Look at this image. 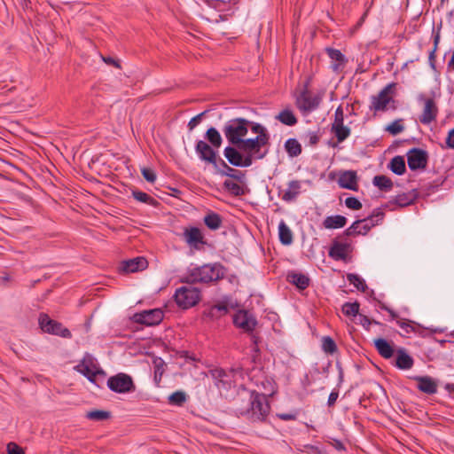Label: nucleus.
Wrapping results in <instances>:
<instances>
[{"label":"nucleus","mask_w":454,"mask_h":454,"mask_svg":"<svg viewBox=\"0 0 454 454\" xmlns=\"http://www.w3.org/2000/svg\"><path fill=\"white\" fill-rule=\"evenodd\" d=\"M251 121L245 118H233L225 122L223 132L231 145L242 142L247 135Z\"/></svg>","instance_id":"nucleus-1"},{"label":"nucleus","mask_w":454,"mask_h":454,"mask_svg":"<svg viewBox=\"0 0 454 454\" xmlns=\"http://www.w3.org/2000/svg\"><path fill=\"white\" fill-rule=\"evenodd\" d=\"M224 270L219 263L205 264L191 270L187 280L191 283H209L223 278Z\"/></svg>","instance_id":"nucleus-2"},{"label":"nucleus","mask_w":454,"mask_h":454,"mask_svg":"<svg viewBox=\"0 0 454 454\" xmlns=\"http://www.w3.org/2000/svg\"><path fill=\"white\" fill-rule=\"evenodd\" d=\"M268 144L261 138H243L237 146L246 156H249L251 162L254 160H262L268 154V149H263Z\"/></svg>","instance_id":"nucleus-3"},{"label":"nucleus","mask_w":454,"mask_h":454,"mask_svg":"<svg viewBox=\"0 0 454 454\" xmlns=\"http://www.w3.org/2000/svg\"><path fill=\"white\" fill-rule=\"evenodd\" d=\"M176 304L186 309L195 306L200 300V291L192 285L178 288L175 294Z\"/></svg>","instance_id":"nucleus-4"},{"label":"nucleus","mask_w":454,"mask_h":454,"mask_svg":"<svg viewBox=\"0 0 454 454\" xmlns=\"http://www.w3.org/2000/svg\"><path fill=\"white\" fill-rule=\"evenodd\" d=\"M250 418L253 421H263L270 411L266 396L262 394L252 393L250 396Z\"/></svg>","instance_id":"nucleus-5"},{"label":"nucleus","mask_w":454,"mask_h":454,"mask_svg":"<svg viewBox=\"0 0 454 454\" xmlns=\"http://www.w3.org/2000/svg\"><path fill=\"white\" fill-rule=\"evenodd\" d=\"M74 370L84 375L91 382L95 381V377L98 374H104L95 357L90 354L83 356L82 360L74 367Z\"/></svg>","instance_id":"nucleus-6"},{"label":"nucleus","mask_w":454,"mask_h":454,"mask_svg":"<svg viewBox=\"0 0 454 454\" xmlns=\"http://www.w3.org/2000/svg\"><path fill=\"white\" fill-rule=\"evenodd\" d=\"M38 321L41 329L44 333L59 335L64 338H71L72 336L67 328L63 327L62 324L51 319L46 314H41Z\"/></svg>","instance_id":"nucleus-7"},{"label":"nucleus","mask_w":454,"mask_h":454,"mask_svg":"<svg viewBox=\"0 0 454 454\" xmlns=\"http://www.w3.org/2000/svg\"><path fill=\"white\" fill-rule=\"evenodd\" d=\"M107 386L112 391L117 393H128L135 389L131 377L125 373L110 377L107 380Z\"/></svg>","instance_id":"nucleus-8"},{"label":"nucleus","mask_w":454,"mask_h":454,"mask_svg":"<svg viewBox=\"0 0 454 454\" xmlns=\"http://www.w3.org/2000/svg\"><path fill=\"white\" fill-rule=\"evenodd\" d=\"M396 83L391 82L384 87L377 96L372 98L371 109L375 111H384L387 108V105L393 100L394 90Z\"/></svg>","instance_id":"nucleus-9"},{"label":"nucleus","mask_w":454,"mask_h":454,"mask_svg":"<svg viewBox=\"0 0 454 454\" xmlns=\"http://www.w3.org/2000/svg\"><path fill=\"white\" fill-rule=\"evenodd\" d=\"M353 247L349 242H343L335 239L330 247L328 254L335 261L348 262L350 260V254Z\"/></svg>","instance_id":"nucleus-10"},{"label":"nucleus","mask_w":454,"mask_h":454,"mask_svg":"<svg viewBox=\"0 0 454 454\" xmlns=\"http://www.w3.org/2000/svg\"><path fill=\"white\" fill-rule=\"evenodd\" d=\"M242 153L243 152H241L237 146L231 145L225 147L223 151L224 157L232 166L241 168L250 167L252 165L250 157L246 156Z\"/></svg>","instance_id":"nucleus-11"},{"label":"nucleus","mask_w":454,"mask_h":454,"mask_svg":"<svg viewBox=\"0 0 454 454\" xmlns=\"http://www.w3.org/2000/svg\"><path fill=\"white\" fill-rule=\"evenodd\" d=\"M321 98L319 96H312L305 88L296 98L297 107L303 113L314 111L319 106Z\"/></svg>","instance_id":"nucleus-12"},{"label":"nucleus","mask_w":454,"mask_h":454,"mask_svg":"<svg viewBox=\"0 0 454 454\" xmlns=\"http://www.w3.org/2000/svg\"><path fill=\"white\" fill-rule=\"evenodd\" d=\"M163 316L161 309H154L134 314L133 320L136 323L150 326L160 324L163 319Z\"/></svg>","instance_id":"nucleus-13"},{"label":"nucleus","mask_w":454,"mask_h":454,"mask_svg":"<svg viewBox=\"0 0 454 454\" xmlns=\"http://www.w3.org/2000/svg\"><path fill=\"white\" fill-rule=\"evenodd\" d=\"M428 160L427 153L425 150L412 148L407 153V162L410 169H424Z\"/></svg>","instance_id":"nucleus-14"},{"label":"nucleus","mask_w":454,"mask_h":454,"mask_svg":"<svg viewBox=\"0 0 454 454\" xmlns=\"http://www.w3.org/2000/svg\"><path fill=\"white\" fill-rule=\"evenodd\" d=\"M195 151L201 160L212 164L215 169L218 168V160L213 146H210L203 140H199L196 144Z\"/></svg>","instance_id":"nucleus-15"},{"label":"nucleus","mask_w":454,"mask_h":454,"mask_svg":"<svg viewBox=\"0 0 454 454\" xmlns=\"http://www.w3.org/2000/svg\"><path fill=\"white\" fill-rule=\"evenodd\" d=\"M234 325L247 333H252L257 325L255 317L246 310H239L233 317Z\"/></svg>","instance_id":"nucleus-16"},{"label":"nucleus","mask_w":454,"mask_h":454,"mask_svg":"<svg viewBox=\"0 0 454 454\" xmlns=\"http://www.w3.org/2000/svg\"><path fill=\"white\" fill-rule=\"evenodd\" d=\"M148 266V262L145 257L138 256L121 262L120 270L124 273H133L139 270H145Z\"/></svg>","instance_id":"nucleus-17"},{"label":"nucleus","mask_w":454,"mask_h":454,"mask_svg":"<svg viewBox=\"0 0 454 454\" xmlns=\"http://www.w3.org/2000/svg\"><path fill=\"white\" fill-rule=\"evenodd\" d=\"M438 108L433 98L425 99V106L423 113L419 117V121L423 124H429L432 122L437 115Z\"/></svg>","instance_id":"nucleus-18"},{"label":"nucleus","mask_w":454,"mask_h":454,"mask_svg":"<svg viewBox=\"0 0 454 454\" xmlns=\"http://www.w3.org/2000/svg\"><path fill=\"white\" fill-rule=\"evenodd\" d=\"M338 184L341 188L357 191V176L356 171L347 170L340 175Z\"/></svg>","instance_id":"nucleus-19"},{"label":"nucleus","mask_w":454,"mask_h":454,"mask_svg":"<svg viewBox=\"0 0 454 454\" xmlns=\"http://www.w3.org/2000/svg\"><path fill=\"white\" fill-rule=\"evenodd\" d=\"M217 171L221 176L231 177L238 181H242L246 175L245 173L231 168L223 159H218Z\"/></svg>","instance_id":"nucleus-20"},{"label":"nucleus","mask_w":454,"mask_h":454,"mask_svg":"<svg viewBox=\"0 0 454 454\" xmlns=\"http://www.w3.org/2000/svg\"><path fill=\"white\" fill-rule=\"evenodd\" d=\"M414 364L413 358L404 348H398L395 353V365L401 370H409Z\"/></svg>","instance_id":"nucleus-21"},{"label":"nucleus","mask_w":454,"mask_h":454,"mask_svg":"<svg viewBox=\"0 0 454 454\" xmlns=\"http://www.w3.org/2000/svg\"><path fill=\"white\" fill-rule=\"evenodd\" d=\"M384 213L378 208L368 217L361 219L360 221H363L361 224L362 234L365 235L373 226L378 224L380 221H382Z\"/></svg>","instance_id":"nucleus-22"},{"label":"nucleus","mask_w":454,"mask_h":454,"mask_svg":"<svg viewBox=\"0 0 454 454\" xmlns=\"http://www.w3.org/2000/svg\"><path fill=\"white\" fill-rule=\"evenodd\" d=\"M418 381V388L427 395H433L437 392L436 382L429 376H419L415 378Z\"/></svg>","instance_id":"nucleus-23"},{"label":"nucleus","mask_w":454,"mask_h":454,"mask_svg":"<svg viewBox=\"0 0 454 454\" xmlns=\"http://www.w3.org/2000/svg\"><path fill=\"white\" fill-rule=\"evenodd\" d=\"M374 346L379 352V354L386 358L389 359L393 357L395 354L394 345L389 343L387 340H386L383 338H379L373 340Z\"/></svg>","instance_id":"nucleus-24"},{"label":"nucleus","mask_w":454,"mask_h":454,"mask_svg":"<svg viewBox=\"0 0 454 454\" xmlns=\"http://www.w3.org/2000/svg\"><path fill=\"white\" fill-rule=\"evenodd\" d=\"M301 184L298 180H293L288 183V188L283 192L282 200L286 202H291L296 200L300 194Z\"/></svg>","instance_id":"nucleus-25"},{"label":"nucleus","mask_w":454,"mask_h":454,"mask_svg":"<svg viewBox=\"0 0 454 454\" xmlns=\"http://www.w3.org/2000/svg\"><path fill=\"white\" fill-rule=\"evenodd\" d=\"M287 280L296 286L299 289L304 290L309 284V278L301 273L291 271L287 274Z\"/></svg>","instance_id":"nucleus-26"},{"label":"nucleus","mask_w":454,"mask_h":454,"mask_svg":"<svg viewBox=\"0 0 454 454\" xmlns=\"http://www.w3.org/2000/svg\"><path fill=\"white\" fill-rule=\"evenodd\" d=\"M186 242L191 246H196L198 243H203V236L199 228L192 227L184 231Z\"/></svg>","instance_id":"nucleus-27"},{"label":"nucleus","mask_w":454,"mask_h":454,"mask_svg":"<svg viewBox=\"0 0 454 454\" xmlns=\"http://www.w3.org/2000/svg\"><path fill=\"white\" fill-rule=\"evenodd\" d=\"M346 223L347 218L340 215L327 216L323 222V225L326 229L342 228Z\"/></svg>","instance_id":"nucleus-28"},{"label":"nucleus","mask_w":454,"mask_h":454,"mask_svg":"<svg viewBox=\"0 0 454 454\" xmlns=\"http://www.w3.org/2000/svg\"><path fill=\"white\" fill-rule=\"evenodd\" d=\"M278 236L283 245L288 246L293 243V232L284 221L278 224Z\"/></svg>","instance_id":"nucleus-29"},{"label":"nucleus","mask_w":454,"mask_h":454,"mask_svg":"<svg viewBox=\"0 0 454 454\" xmlns=\"http://www.w3.org/2000/svg\"><path fill=\"white\" fill-rule=\"evenodd\" d=\"M326 51L329 58L336 62L332 66V67L334 71H337L339 67L346 62L345 56L340 52V51L333 48L326 49Z\"/></svg>","instance_id":"nucleus-30"},{"label":"nucleus","mask_w":454,"mask_h":454,"mask_svg":"<svg viewBox=\"0 0 454 454\" xmlns=\"http://www.w3.org/2000/svg\"><path fill=\"white\" fill-rule=\"evenodd\" d=\"M205 138L211 144L213 147L219 148L223 143V138L219 131L214 128H209L206 134Z\"/></svg>","instance_id":"nucleus-31"},{"label":"nucleus","mask_w":454,"mask_h":454,"mask_svg":"<svg viewBox=\"0 0 454 454\" xmlns=\"http://www.w3.org/2000/svg\"><path fill=\"white\" fill-rule=\"evenodd\" d=\"M388 168L395 174L403 175L406 170L404 159L402 156L394 157L390 160Z\"/></svg>","instance_id":"nucleus-32"},{"label":"nucleus","mask_w":454,"mask_h":454,"mask_svg":"<svg viewBox=\"0 0 454 454\" xmlns=\"http://www.w3.org/2000/svg\"><path fill=\"white\" fill-rule=\"evenodd\" d=\"M249 129L252 130V132L257 134L255 138H261L262 141L269 144L270 135L265 127H263L260 123L251 121Z\"/></svg>","instance_id":"nucleus-33"},{"label":"nucleus","mask_w":454,"mask_h":454,"mask_svg":"<svg viewBox=\"0 0 454 454\" xmlns=\"http://www.w3.org/2000/svg\"><path fill=\"white\" fill-rule=\"evenodd\" d=\"M204 223L210 230L215 231L221 227L222 218L218 214L212 212L204 217Z\"/></svg>","instance_id":"nucleus-34"},{"label":"nucleus","mask_w":454,"mask_h":454,"mask_svg":"<svg viewBox=\"0 0 454 454\" xmlns=\"http://www.w3.org/2000/svg\"><path fill=\"white\" fill-rule=\"evenodd\" d=\"M285 148L290 157H296L301 153V146L294 138L287 139L285 143Z\"/></svg>","instance_id":"nucleus-35"},{"label":"nucleus","mask_w":454,"mask_h":454,"mask_svg":"<svg viewBox=\"0 0 454 454\" xmlns=\"http://www.w3.org/2000/svg\"><path fill=\"white\" fill-rule=\"evenodd\" d=\"M372 183L381 191H390L393 187V182L386 176H375Z\"/></svg>","instance_id":"nucleus-36"},{"label":"nucleus","mask_w":454,"mask_h":454,"mask_svg":"<svg viewBox=\"0 0 454 454\" xmlns=\"http://www.w3.org/2000/svg\"><path fill=\"white\" fill-rule=\"evenodd\" d=\"M276 118L285 125L293 126L297 123L296 117L293 112L288 109L280 112Z\"/></svg>","instance_id":"nucleus-37"},{"label":"nucleus","mask_w":454,"mask_h":454,"mask_svg":"<svg viewBox=\"0 0 454 454\" xmlns=\"http://www.w3.org/2000/svg\"><path fill=\"white\" fill-rule=\"evenodd\" d=\"M331 130L334 133L339 143L343 142L350 135V129L345 125L332 126Z\"/></svg>","instance_id":"nucleus-38"},{"label":"nucleus","mask_w":454,"mask_h":454,"mask_svg":"<svg viewBox=\"0 0 454 454\" xmlns=\"http://www.w3.org/2000/svg\"><path fill=\"white\" fill-rule=\"evenodd\" d=\"M236 372L235 370L231 371L230 372H227L226 377L223 379H221L220 381L215 382L216 387L222 391V390H228L231 388L232 382H233V377L234 373Z\"/></svg>","instance_id":"nucleus-39"},{"label":"nucleus","mask_w":454,"mask_h":454,"mask_svg":"<svg viewBox=\"0 0 454 454\" xmlns=\"http://www.w3.org/2000/svg\"><path fill=\"white\" fill-rule=\"evenodd\" d=\"M347 279L350 284H353L356 287V289L361 292H365V290L367 289V285L365 281L357 274L348 273L347 275Z\"/></svg>","instance_id":"nucleus-40"},{"label":"nucleus","mask_w":454,"mask_h":454,"mask_svg":"<svg viewBox=\"0 0 454 454\" xmlns=\"http://www.w3.org/2000/svg\"><path fill=\"white\" fill-rule=\"evenodd\" d=\"M111 417V413L106 411L94 410L88 411L86 414V418L90 420L95 421H103L106 420Z\"/></svg>","instance_id":"nucleus-41"},{"label":"nucleus","mask_w":454,"mask_h":454,"mask_svg":"<svg viewBox=\"0 0 454 454\" xmlns=\"http://www.w3.org/2000/svg\"><path fill=\"white\" fill-rule=\"evenodd\" d=\"M360 304L357 301L346 302L342 305V312L348 317H356L359 314Z\"/></svg>","instance_id":"nucleus-42"},{"label":"nucleus","mask_w":454,"mask_h":454,"mask_svg":"<svg viewBox=\"0 0 454 454\" xmlns=\"http://www.w3.org/2000/svg\"><path fill=\"white\" fill-rule=\"evenodd\" d=\"M132 196L135 200H137L139 202L146 203L153 206L157 204V201L153 197L141 191H132Z\"/></svg>","instance_id":"nucleus-43"},{"label":"nucleus","mask_w":454,"mask_h":454,"mask_svg":"<svg viewBox=\"0 0 454 454\" xmlns=\"http://www.w3.org/2000/svg\"><path fill=\"white\" fill-rule=\"evenodd\" d=\"M223 187L229 191L234 196H239L244 193L243 188L231 180H225L223 183Z\"/></svg>","instance_id":"nucleus-44"},{"label":"nucleus","mask_w":454,"mask_h":454,"mask_svg":"<svg viewBox=\"0 0 454 454\" xmlns=\"http://www.w3.org/2000/svg\"><path fill=\"white\" fill-rule=\"evenodd\" d=\"M440 37H441V35H439V31H436L434 35V48L430 51L429 57H428L429 64H430V66H431V67L433 69H435V65H434V62H435V52H436V51L438 49V45H439V43H440Z\"/></svg>","instance_id":"nucleus-45"},{"label":"nucleus","mask_w":454,"mask_h":454,"mask_svg":"<svg viewBox=\"0 0 454 454\" xmlns=\"http://www.w3.org/2000/svg\"><path fill=\"white\" fill-rule=\"evenodd\" d=\"M170 403L181 406L186 401V395L183 391H176L171 394L168 397Z\"/></svg>","instance_id":"nucleus-46"},{"label":"nucleus","mask_w":454,"mask_h":454,"mask_svg":"<svg viewBox=\"0 0 454 454\" xmlns=\"http://www.w3.org/2000/svg\"><path fill=\"white\" fill-rule=\"evenodd\" d=\"M414 200V196L411 194L403 193L395 198V203L400 207H406L411 205Z\"/></svg>","instance_id":"nucleus-47"},{"label":"nucleus","mask_w":454,"mask_h":454,"mask_svg":"<svg viewBox=\"0 0 454 454\" xmlns=\"http://www.w3.org/2000/svg\"><path fill=\"white\" fill-rule=\"evenodd\" d=\"M322 348L325 352L333 354L337 350V346L331 337H324L322 340Z\"/></svg>","instance_id":"nucleus-48"},{"label":"nucleus","mask_w":454,"mask_h":454,"mask_svg":"<svg viewBox=\"0 0 454 454\" xmlns=\"http://www.w3.org/2000/svg\"><path fill=\"white\" fill-rule=\"evenodd\" d=\"M402 120H396L387 126L386 130L395 136L404 130V126L401 123Z\"/></svg>","instance_id":"nucleus-49"},{"label":"nucleus","mask_w":454,"mask_h":454,"mask_svg":"<svg viewBox=\"0 0 454 454\" xmlns=\"http://www.w3.org/2000/svg\"><path fill=\"white\" fill-rule=\"evenodd\" d=\"M363 223V221L356 220L355 221L350 227H348L345 231V236H353V235H358L362 234L361 230V224Z\"/></svg>","instance_id":"nucleus-50"},{"label":"nucleus","mask_w":454,"mask_h":454,"mask_svg":"<svg viewBox=\"0 0 454 454\" xmlns=\"http://www.w3.org/2000/svg\"><path fill=\"white\" fill-rule=\"evenodd\" d=\"M345 205L347 207L353 210H358L362 208V203L355 197L347 198L345 200Z\"/></svg>","instance_id":"nucleus-51"},{"label":"nucleus","mask_w":454,"mask_h":454,"mask_svg":"<svg viewBox=\"0 0 454 454\" xmlns=\"http://www.w3.org/2000/svg\"><path fill=\"white\" fill-rule=\"evenodd\" d=\"M344 113L342 107L340 106L337 107L335 114H334V121L333 122L332 126H340L344 125Z\"/></svg>","instance_id":"nucleus-52"},{"label":"nucleus","mask_w":454,"mask_h":454,"mask_svg":"<svg viewBox=\"0 0 454 454\" xmlns=\"http://www.w3.org/2000/svg\"><path fill=\"white\" fill-rule=\"evenodd\" d=\"M207 113V111H204L199 114H197L196 116H194L193 118H192L190 120V121L188 122V128L190 130H192L197 125H199L202 120V117Z\"/></svg>","instance_id":"nucleus-53"},{"label":"nucleus","mask_w":454,"mask_h":454,"mask_svg":"<svg viewBox=\"0 0 454 454\" xmlns=\"http://www.w3.org/2000/svg\"><path fill=\"white\" fill-rule=\"evenodd\" d=\"M142 175L144 178L149 183H154L156 180V174L151 168H144L142 169Z\"/></svg>","instance_id":"nucleus-54"},{"label":"nucleus","mask_w":454,"mask_h":454,"mask_svg":"<svg viewBox=\"0 0 454 454\" xmlns=\"http://www.w3.org/2000/svg\"><path fill=\"white\" fill-rule=\"evenodd\" d=\"M306 140H308L310 145H316L319 141V135L315 131H309L304 135Z\"/></svg>","instance_id":"nucleus-55"},{"label":"nucleus","mask_w":454,"mask_h":454,"mask_svg":"<svg viewBox=\"0 0 454 454\" xmlns=\"http://www.w3.org/2000/svg\"><path fill=\"white\" fill-rule=\"evenodd\" d=\"M210 372H211V376H212L213 380H215V383L216 381H220V380L226 377V374H227V372H225L223 369H219V368L214 369Z\"/></svg>","instance_id":"nucleus-56"},{"label":"nucleus","mask_w":454,"mask_h":454,"mask_svg":"<svg viewBox=\"0 0 454 454\" xmlns=\"http://www.w3.org/2000/svg\"><path fill=\"white\" fill-rule=\"evenodd\" d=\"M359 319H360V324L366 329V330H369L370 328V325L372 324H374V325H380V322L376 321V320H371L368 317L364 316V315H359Z\"/></svg>","instance_id":"nucleus-57"},{"label":"nucleus","mask_w":454,"mask_h":454,"mask_svg":"<svg viewBox=\"0 0 454 454\" xmlns=\"http://www.w3.org/2000/svg\"><path fill=\"white\" fill-rule=\"evenodd\" d=\"M7 454H24L23 450L14 442L7 445Z\"/></svg>","instance_id":"nucleus-58"},{"label":"nucleus","mask_w":454,"mask_h":454,"mask_svg":"<svg viewBox=\"0 0 454 454\" xmlns=\"http://www.w3.org/2000/svg\"><path fill=\"white\" fill-rule=\"evenodd\" d=\"M396 323L398 324V325L406 333H409L411 332H412L414 329H413V326L411 325V321H404L403 319H397L396 320Z\"/></svg>","instance_id":"nucleus-59"},{"label":"nucleus","mask_w":454,"mask_h":454,"mask_svg":"<svg viewBox=\"0 0 454 454\" xmlns=\"http://www.w3.org/2000/svg\"><path fill=\"white\" fill-rule=\"evenodd\" d=\"M102 59L107 65H112V66H114L117 68H121L120 63L116 59L112 58V57H104V56H102Z\"/></svg>","instance_id":"nucleus-60"},{"label":"nucleus","mask_w":454,"mask_h":454,"mask_svg":"<svg viewBox=\"0 0 454 454\" xmlns=\"http://www.w3.org/2000/svg\"><path fill=\"white\" fill-rule=\"evenodd\" d=\"M446 144L449 148H454V128L449 131Z\"/></svg>","instance_id":"nucleus-61"},{"label":"nucleus","mask_w":454,"mask_h":454,"mask_svg":"<svg viewBox=\"0 0 454 454\" xmlns=\"http://www.w3.org/2000/svg\"><path fill=\"white\" fill-rule=\"evenodd\" d=\"M380 309L387 311L392 319H398V315L393 309L386 306L384 303H380Z\"/></svg>","instance_id":"nucleus-62"},{"label":"nucleus","mask_w":454,"mask_h":454,"mask_svg":"<svg viewBox=\"0 0 454 454\" xmlns=\"http://www.w3.org/2000/svg\"><path fill=\"white\" fill-rule=\"evenodd\" d=\"M338 396H339L338 392H336V391L331 392V394L329 395V397H328V402H327L328 405L333 406L335 403Z\"/></svg>","instance_id":"nucleus-63"},{"label":"nucleus","mask_w":454,"mask_h":454,"mask_svg":"<svg viewBox=\"0 0 454 454\" xmlns=\"http://www.w3.org/2000/svg\"><path fill=\"white\" fill-rule=\"evenodd\" d=\"M278 417L283 420H294L295 419V415L292 413H281L278 414Z\"/></svg>","instance_id":"nucleus-64"}]
</instances>
